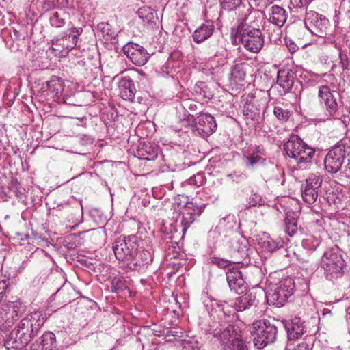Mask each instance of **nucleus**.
<instances>
[{"mask_svg":"<svg viewBox=\"0 0 350 350\" xmlns=\"http://www.w3.org/2000/svg\"><path fill=\"white\" fill-rule=\"evenodd\" d=\"M345 266V261L338 247L330 248L325 252L320 264L325 277L329 280L342 276Z\"/></svg>","mask_w":350,"mask_h":350,"instance_id":"obj_3","label":"nucleus"},{"mask_svg":"<svg viewBox=\"0 0 350 350\" xmlns=\"http://www.w3.org/2000/svg\"><path fill=\"white\" fill-rule=\"evenodd\" d=\"M118 79V88L120 96L126 100L133 101L136 93V88L133 81L130 77H119L118 75L113 80Z\"/></svg>","mask_w":350,"mask_h":350,"instance_id":"obj_18","label":"nucleus"},{"mask_svg":"<svg viewBox=\"0 0 350 350\" xmlns=\"http://www.w3.org/2000/svg\"><path fill=\"white\" fill-rule=\"evenodd\" d=\"M250 332L253 336L254 346L258 349H262L275 341L278 327L268 320H258L252 323Z\"/></svg>","mask_w":350,"mask_h":350,"instance_id":"obj_4","label":"nucleus"},{"mask_svg":"<svg viewBox=\"0 0 350 350\" xmlns=\"http://www.w3.org/2000/svg\"><path fill=\"white\" fill-rule=\"evenodd\" d=\"M282 27L279 26H269L267 29V32L268 33V38L271 42L274 44H278L279 42H281L282 37Z\"/></svg>","mask_w":350,"mask_h":350,"instance_id":"obj_37","label":"nucleus"},{"mask_svg":"<svg viewBox=\"0 0 350 350\" xmlns=\"http://www.w3.org/2000/svg\"><path fill=\"white\" fill-rule=\"evenodd\" d=\"M1 299H2L1 293H0V301H1Z\"/></svg>","mask_w":350,"mask_h":350,"instance_id":"obj_60","label":"nucleus"},{"mask_svg":"<svg viewBox=\"0 0 350 350\" xmlns=\"http://www.w3.org/2000/svg\"><path fill=\"white\" fill-rule=\"evenodd\" d=\"M288 337L290 340L298 338L306 332L305 321L300 317H294L291 323L286 326Z\"/></svg>","mask_w":350,"mask_h":350,"instance_id":"obj_23","label":"nucleus"},{"mask_svg":"<svg viewBox=\"0 0 350 350\" xmlns=\"http://www.w3.org/2000/svg\"><path fill=\"white\" fill-rule=\"evenodd\" d=\"M64 90L63 83L60 78L53 76L50 80L42 85V90L46 95L50 96L52 98H57L62 94Z\"/></svg>","mask_w":350,"mask_h":350,"instance_id":"obj_20","label":"nucleus"},{"mask_svg":"<svg viewBox=\"0 0 350 350\" xmlns=\"http://www.w3.org/2000/svg\"><path fill=\"white\" fill-rule=\"evenodd\" d=\"M345 146L342 142L333 147L326 154L324 165L326 171L336 174L340 171L345 159Z\"/></svg>","mask_w":350,"mask_h":350,"instance_id":"obj_10","label":"nucleus"},{"mask_svg":"<svg viewBox=\"0 0 350 350\" xmlns=\"http://www.w3.org/2000/svg\"><path fill=\"white\" fill-rule=\"evenodd\" d=\"M122 51L133 64L138 66L144 65L150 57L144 47L133 42L126 44Z\"/></svg>","mask_w":350,"mask_h":350,"instance_id":"obj_15","label":"nucleus"},{"mask_svg":"<svg viewBox=\"0 0 350 350\" xmlns=\"http://www.w3.org/2000/svg\"><path fill=\"white\" fill-rule=\"evenodd\" d=\"M261 157L258 156V155H256L254 153L250 156V157H247L245 158V161H246V164L250 166V167H253L254 165H256L257 163L259 162V161L260 160Z\"/></svg>","mask_w":350,"mask_h":350,"instance_id":"obj_52","label":"nucleus"},{"mask_svg":"<svg viewBox=\"0 0 350 350\" xmlns=\"http://www.w3.org/2000/svg\"><path fill=\"white\" fill-rule=\"evenodd\" d=\"M153 260L152 254L148 250L136 251L124 264V267L131 271H140L150 265Z\"/></svg>","mask_w":350,"mask_h":350,"instance_id":"obj_16","label":"nucleus"},{"mask_svg":"<svg viewBox=\"0 0 350 350\" xmlns=\"http://www.w3.org/2000/svg\"><path fill=\"white\" fill-rule=\"evenodd\" d=\"M260 200L261 198L259 195L256 193H252L247 200L245 208L248 209L252 207H255L258 204H260Z\"/></svg>","mask_w":350,"mask_h":350,"instance_id":"obj_46","label":"nucleus"},{"mask_svg":"<svg viewBox=\"0 0 350 350\" xmlns=\"http://www.w3.org/2000/svg\"><path fill=\"white\" fill-rule=\"evenodd\" d=\"M287 47L288 49V51L291 52V53H293L296 52L297 50L298 49V46L293 42L288 43Z\"/></svg>","mask_w":350,"mask_h":350,"instance_id":"obj_56","label":"nucleus"},{"mask_svg":"<svg viewBox=\"0 0 350 350\" xmlns=\"http://www.w3.org/2000/svg\"><path fill=\"white\" fill-rule=\"evenodd\" d=\"M1 308L0 310V329H5L11 326L14 323V316L10 313V310L7 308Z\"/></svg>","mask_w":350,"mask_h":350,"instance_id":"obj_30","label":"nucleus"},{"mask_svg":"<svg viewBox=\"0 0 350 350\" xmlns=\"http://www.w3.org/2000/svg\"><path fill=\"white\" fill-rule=\"evenodd\" d=\"M215 31V26L212 22L202 24L193 33L192 38L196 43H201L209 38Z\"/></svg>","mask_w":350,"mask_h":350,"instance_id":"obj_24","label":"nucleus"},{"mask_svg":"<svg viewBox=\"0 0 350 350\" xmlns=\"http://www.w3.org/2000/svg\"><path fill=\"white\" fill-rule=\"evenodd\" d=\"M111 291L119 293L126 288L125 280L122 277H115L111 280Z\"/></svg>","mask_w":350,"mask_h":350,"instance_id":"obj_41","label":"nucleus"},{"mask_svg":"<svg viewBox=\"0 0 350 350\" xmlns=\"http://www.w3.org/2000/svg\"><path fill=\"white\" fill-rule=\"evenodd\" d=\"M237 221L234 215H228L221 219L219 222V227L226 230H232L235 228Z\"/></svg>","mask_w":350,"mask_h":350,"instance_id":"obj_38","label":"nucleus"},{"mask_svg":"<svg viewBox=\"0 0 350 350\" xmlns=\"http://www.w3.org/2000/svg\"><path fill=\"white\" fill-rule=\"evenodd\" d=\"M231 348L232 349V350H247V347L242 339L237 342L235 345Z\"/></svg>","mask_w":350,"mask_h":350,"instance_id":"obj_53","label":"nucleus"},{"mask_svg":"<svg viewBox=\"0 0 350 350\" xmlns=\"http://www.w3.org/2000/svg\"><path fill=\"white\" fill-rule=\"evenodd\" d=\"M318 96L320 98V103L323 107L335 98L329 87L327 85H321L319 87Z\"/></svg>","mask_w":350,"mask_h":350,"instance_id":"obj_33","label":"nucleus"},{"mask_svg":"<svg viewBox=\"0 0 350 350\" xmlns=\"http://www.w3.org/2000/svg\"><path fill=\"white\" fill-rule=\"evenodd\" d=\"M284 223L285 231L290 237H293L297 232L298 228L296 213L293 211H286Z\"/></svg>","mask_w":350,"mask_h":350,"instance_id":"obj_28","label":"nucleus"},{"mask_svg":"<svg viewBox=\"0 0 350 350\" xmlns=\"http://www.w3.org/2000/svg\"><path fill=\"white\" fill-rule=\"evenodd\" d=\"M250 10H243V18H239L240 24L235 33V41L239 40L243 47L250 52L258 53L263 46L264 38L259 29L248 25L247 21L253 18Z\"/></svg>","mask_w":350,"mask_h":350,"instance_id":"obj_1","label":"nucleus"},{"mask_svg":"<svg viewBox=\"0 0 350 350\" xmlns=\"http://www.w3.org/2000/svg\"><path fill=\"white\" fill-rule=\"evenodd\" d=\"M211 263L216 265L218 267L223 269H229L230 268V267L232 265V264H233L232 259L230 260H226L224 259L217 257L211 258Z\"/></svg>","mask_w":350,"mask_h":350,"instance_id":"obj_45","label":"nucleus"},{"mask_svg":"<svg viewBox=\"0 0 350 350\" xmlns=\"http://www.w3.org/2000/svg\"><path fill=\"white\" fill-rule=\"evenodd\" d=\"M204 208V204L198 206L191 202L187 204L186 211H188L189 213H191V215L194 216L196 218L197 216H200L202 214Z\"/></svg>","mask_w":350,"mask_h":350,"instance_id":"obj_43","label":"nucleus"},{"mask_svg":"<svg viewBox=\"0 0 350 350\" xmlns=\"http://www.w3.org/2000/svg\"><path fill=\"white\" fill-rule=\"evenodd\" d=\"M247 66V64L245 62L236 64L232 66L230 69V79L236 83L243 81L246 75Z\"/></svg>","mask_w":350,"mask_h":350,"instance_id":"obj_29","label":"nucleus"},{"mask_svg":"<svg viewBox=\"0 0 350 350\" xmlns=\"http://www.w3.org/2000/svg\"><path fill=\"white\" fill-rule=\"evenodd\" d=\"M313 0H294L295 5L298 8L307 7Z\"/></svg>","mask_w":350,"mask_h":350,"instance_id":"obj_54","label":"nucleus"},{"mask_svg":"<svg viewBox=\"0 0 350 350\" xmlns=\"http://www.w3.org/2000/svg\"><path fill=\"white\" fill-rule=\"evenodd\" d=\"M258 304L256 293L248 291L236 299L234 303V309L237 312H242L252 306H256Z\"/></svg>","mask_w":350,"mask_h":350,"instance_id":"obj_21","label":"nucleus"},{"mask_svg":"<svg viewBox=\"0 0 350 350\" xmlns=\"http://www.w3.org/2000/svg\"><path fill=\"white\" fill-rule=\"evenodd\" d=\"M138 246L136 236H124L113 242V250L116 259L122 261L124 265L129 259H131V256L136 253Z\"/></svg>","mask_w":350,"mask_h":350,"instance_id":"obj_8","label":"nucleus"},{"mask_svg":"<svg viewBox=\"0 0 350 350\" xmlns=\"http://www.w3.org/2000/svg\"><path fill=\"white\" fill-rule=\"evenodd\" d=\"M212 334L221 345L230 349L242 339L239 329L232 325H228L223 330L216 329L213 330Z\"/></svg>","mask_w":350,"mask_h":350,"instance_id":"obj_13","label":"nucleus"},{"mask_svg":"<svg viewBox=\"0 0 350 350\" xmlns=\"http://www.w3.org/2000/svg\"><path fill=\"white\" fill-rule=\"evenodd\" d=\"M291 350H309L308 345L306 342H301L298 344Z\"/></svg>","mask_w":350,"mask_h":350,"instance_id":"obj_55","label":"nucleus"},{"mask_svg":"<svg viewBox=\"0 0 350 350\" xmlns=\"http://www.w3.org/2000/svg\"><path fill=\"white\" fill-rule=\"evenodd\" d=\"M67 13L64 11L55 12L50 17V23L53 27H62L66 23Z\"/></svg>","mask_w":350,"mask_h":350,"instance_id":"obj_35","label":"nucleus"},{"mask_svg":"<svg viewBox=\"0 0 350 350\" xmlns=\"http://www.w3.org/2000/svg\"><path fill=\"white\" fill-rule=\"evenodd\" d=\"M226 280L231 291L237 294L243 293L245 289V281L243 273L237 268L232 267L226 272Z\"/></svg>","mask_w":350,"mask_h":350,"instance_id":"obj_17","label":"nucleus"},{"mask_svg":"<svg viewBox=\"0 0 350 350\" xmlns=\"http://www.w3.org/2000/svg\"><path fill=\"white\" fill-rule=\"evenodd\" d=\"M196 178L201 179V181L200 182V183L202 184V175L200 174H198L197 175L194 176V179H196Z\"/></svg>","mask_w":350,"mask_h":350,"instance_id":"obj_58","label":"nucleus"},{"mask_svg":"<svg viewBox=\"0 0 350 350\" xmlns=\"http://www.w3.org/2000/svg\"><path fill=\"white\" fill-rule=\"evenodd\" d=\"M322 182L321 176L315 174L311 175L306 180L301 187V197L304 202L312 204L317 201Z\"/></svg>","mask_w":350,"mask_h":350,"instance_id":"obj_11","label":"nucleus"},{"mask_svg":"<svg viewBox=\"0 0 350 350\" xmlns=\"http://www.w3.org/2000/svg\"><path fill=\"white\" fill-rule=\"evenodd\" d=\"M288 17L287 12L279 5H273L271 8L269 21L274 26L282 27Z\"/></svg>","mask_w":350,"mask_h":350,"instance_id":"obj_27","label":"nucleus"},{"mask_svg":"<svg viewBox=\"0 0 350 350\" xmlns=\"http://www.w3.org/2000/svg\"><path fill=\"white\" fill-rule=\"evenodd\" d=\"M29 341L38 335L41 327L45 323V317L42 311H35L29 314Z\"/></svg>","mask_w":350,"mask_h":350,"instance_id":"obj_22","label":"nucleus"},{"mask_svg":"<svg viewBox=\"0 0 350 350\" xmlns=\"http://www.w3.org/2000/svg\"><path fill=\"white\" fill-rule=\"evenodd\" d=\"M97 29L99 33H101L103 37H106V40L115 38L116 33V31L112 29V27L108 23H100L98 24Z\"/></svg>","mask_w":350,"mask_h":350,"instance_id":"obj_36","label":"nucleus"},{"mask_svg":"<svg viewBox=\"0 0 350 350\" xmlns=\"http://www.w3.org/2000/svg\"><path fill=\"white\" fill-rule=\"evenodd\" d=\"M10 313L14 316V321L25 311V306L21 301H14L12 305Z\"/></svg>","mask_w":350,"mask_h":350,"instance_id":"obj_42","label":"nucleus"},{"mask_svg":"<svg viewBox=\"0 0 350 350\" xmlns=\"http://www.w3.org/2000/svg\"><path fill=\"white\" fill-rule=\"evenodd\" d=\"M339 58L340 66L342 70L348 69L349 65V60L346 53L340 51L339 53Z\"/></svg>","mask_w":350,"mask_h":350,"instance_id":"obj_51","label":"nucleus"},{"mask_svg":"<svg viewBox=\"0 0 350 350\" xmlns=\"http://www.w3.org/2000/svg\"><path fill=\"white\" fill-rule=\"evenodd\" d=\"M216 304L218 308H220V310L223 312L224 316L230 317L232 308L226 301H218L216 302Z\"/></svg>","mask_w":350,"mask_h":350,"instance_id":"obj_48","label":"nucleus"},{"mask_svg":"<svg viewBox=\"0 0 350 350\" xmlns=\"http://www.w3.org/2000/svg\"><path fill=\"white\" fill-rule=\"evenodd\" d=\"M68 0H46V3L49 8L57 6L64 7L68 4Z\"/></svg>","mask_w":350,"mask_h":350,"instance_id":"obj_50","label":"nucleus"},{"mask_svg":"<svg viewBox=\"0 0 350 350\" xmlns=\"http://www.w3.org/2000/svg\"><path fill=\"white\" fill-rule=\"evenodd\" d=\"M221 4L222 6V9L230 11L234 10L237 9V8H239V18L238 20L239 21V18H243L244 16L243 14V10L244 9L250 10V11L252 13V10L250 8H246L244 7H241V0H221Z\"/></svg>","mask_w":350,"mask_h":350,"instance_id":"obj_31","label":"nucleus"},{"mask_svg":"<svg viewBox=\"0 0 350 350\" xmlns=\"http://www.w3.org/2000/svg\"><path fill=\"white\" fill-rule=\"evenodd\" d=\"M159 151L158 146L150 142H145L137 149V154L141 159L151 161L157 157Z\"/></svg>","mask_w":350,"mask_h":350,"instance_id":"obj_26","label":"nucleus"},{"mask_svg":"<svg viewBox=\"0 0 350 350\" xmlns=\"http://www.w3.org/2000/svg\"><path fill=\"white\" fill-rule=\"evenodd\" d=\"M263 246L267 251L272 252L279 249L282 245L280 242H277L272 239H269L264 241Z\"/></svg>","mask_w":350,"mask_h":350,"instance_id":"obj_47","label":"nucleus"},{"mask_svg":"<svg viewBox=\"0 0 350 350\" xmlns=\"http://www.w3.org/2000/svg\"><path fill=\"white\" fill-rule=\"evenodd\" d=\"M31 350H57L55 334L48 331L42 334L31 345Z\"/></svg>","mask_w":350,"mask_h":350,"instance_id":"obj_19","label":"nucleus"},{"mask_svg":"<svg viewBox=\"0 0 350 350\" xmlns=\"http://www.w3.org/2000/svg\"><path fill=\"white\" fill-rule=\"evenodd\" d=\"M7 286H8V285H7L6 282L5 280H3V281L0 282V293H1V296L2 297H3V292L7 288Z\"/></svg>","mask_w":350,"mask_h":350,"instance_id":"obj_57","label":"nucleus"},{"mask_svg":"<svg viewBox=\"0 0 350 350\" xmlns=\"http://www.w3.org/2000/svg\"><path fill=\"white\" fill-rule=\"evenodd\" d=\"M196 220L195 217L191 215V213H189L185 210V212L183 213L182 219H181V226H182V232L184 235L189 228V227Z\"/></svg>","mask_w":350,"mask_h":350,"instance_id":"obj_39","label":"nucleus"},{"mask_svg":"<svg viewBox=\"0 0 350 350\" xmlns=\"http://www.w3.org/2000/svg\"><path fill=\"white\" fill-rule=\"evenodd\" d=\"M294 80V73L291 70L281 69L278 70L277 83L283 88L284 93H287L291 90Z\"/></svg>","mask_w":350,"mask_h":350,"instance_id":"obj_25","label":"nucleus"},{"mask_svg":"<svg viewBox=\"0 0 350 350\" xmlns=\"http://www.w3.org/2000/svg\"><path fill=\"white\" fill-rule=\"evenodd\" d=\"M304 25L314 35L326 38L330 31L329 21L324 16L312 10L306 11Z\"/></svg>","mask_w":350,"mask_h":350,"instance_id":"obj_7","label":"nucleus"},{"mask_svg":"<svg viewBox=\"0 0 350 350\" xmlns=\"http://www.w3.org/2000/svg\"><path fill=\"white\" fill-rule=\"evenodd\" d=\"M250 243L244 237H234L228 242V252L233 264H247L250 258Z\"/></svg>","mask_w":350,"mask_h":350,"instance_id":"obj_9","label":"nucleus"},{"mask_svg":"<svg viewBox=\"0 0 350 350\" xmlns=\"http://www.w3.org/2000/svg\"><path fill=\"white\" fill-rule=\"evenodd\" d=\"M81 28H72L66 33L65 36L60 38H57L52 44V48L54 51H59L62 55H65L73 49L77 42V38L81 33Z\"/></svg>","mask_w":350,"mask_h":350,"instance_id":"obj_12","label":"nucleus"},{"mask_svg":"<svg viewBox=\"0 0 350 350\" xmlns=\"http://www.w3.org/2000/svg\"><path fill=\"white\" fill-rule=\"evenodd\" d=\"M137 14L139 17L145 23H154V21L157 19V13L150 7H142L140 8Z\"/></svg>","mask_w":350,"mask_h":350,"instance_id":"obj_32","label":"nucleus"},{"mask_svg":"<svg viewBox=\"0 0 350 350\" xmlns=\"http://www.w3.org/2000/svg\"><path fill=\"white\" fill-rule=\"evenodd\" d=\"M216 129L215 118L210 114L200 113L193 120V131L204 137L213 134Z\"/></svg>","mask_w":350,"mask_h":350,"instance_id":"obj_14","label":"nucleus"},{"mask_svg":"<svg viewBox=\"0 0 350 350\" xmlns=\"http://www.w3.org/2000/svg\"><path fill=\"white\" fill-rule=\"evenodd\" d=\"M303 245L308 250H315L319 245L320 241L314 237H310L304 239L302 242Z\"/></svg>","mask_w":350,"mask_h":350,"instance_id":"obj_44","label":"nucleus"},{"mask_svg":"<svg viewBox=\"0 0 350 350\" xmlns=\"http://www.w3.org/2000/svg\"><path fill=\"white\" fill-rule=\"evenodd\" d=\"M295 282L293 278H286L272 284L267 297L269 304L282 307L293 294Z\"/></svg>","mask_w":350,"mask_h":350,"instance_id":"obj_5","label":"nucleus"},{"mask_svg":"<svg viewBox=\"0 0 350 350\" xmlns=\"http://www.w3.org/2000/svg\"><path fill=\"white\" fill-rule=\"evenodd\" d=\"M29 326L28 314L21 320L16 327L10 333L5 340L4 345L8 350L22 349L29 342Z\"/></svg>","mask_w":350,"mask_h":350,"instance_id":"obj_6","label":"nucleus"},{"mask_svg":"<svg viewBox=\"0 0 350 350\" xmlns=\"http://www.w3.org/2000/svg\"><path fill=\"white\" fill-rule=\"evenodd\" d=\"M256 152H257V153H260V147H258V148H256Z\"/></svg>","mask_w":350,"mask_h":350,"instance_id":"obj_59","label":"nucleus"},{"mask_svg":"<svg viewBox=\"0 0 350 350\" xmlns=\"http://www.w3.org/2000/svg\"><path fill=\"white\" fill-rule=\"evenodd\" d=\"M286 154L293 159L299 168H306L311 163L315 149L306 144L298 136H293L284 144Z\"/></svg>","mask_w":350,"mask_h":350,"instance_id":"obj_2","label":"nucleus"},{"mask_svg":"<svg viewBox=\"0 0 350 350\" xmlns=\"http://www.w3.org/2000/svg\"><path fill=\"white\" fill-rule=\"evenodd\" d=\"M325 115L328 118L334 117L338 111V105L336 98L324 106Z\"/></svg>","mask_w":350,"mask_h":350,"instance_id":"obj_40","label":"nucleus"},{"mask_svg":"<svg viewBox=\"0 0 350 350\" xmlns=\"http://www.w3.org/2000/svg\"><path fill=\"white\" fill-rule=\"evenodd\" d=\"M292 113V111L284 107L278 105L275 106L273 109V114L280 122H287Z\"/></svg>","mask_w":350,"mask_h":350,"instance_id":"obj_34","label":"nucleus"},{"mask_svg":"<svg viewBox=\"0 0 350 350\" xmlns=\"http://www.w3.org/2000/svg\"><path fill=\"white\" fill-rule=\"evenodd\" d=\"M228 177L237 183H241L247 178V176L245 174L237 172L230 174L228 175Z\"/></svg>","mask_w":350,"mask_h":350,"instance_id":"obj_49","label":"nucleus"}]
</instances>
